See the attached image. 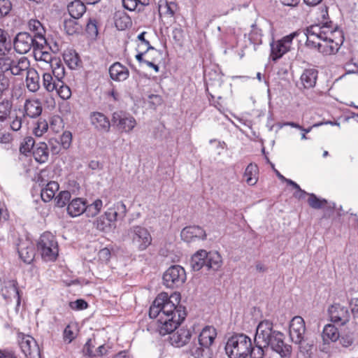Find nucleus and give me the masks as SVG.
I'll use <instances>...</instances> for the list:
<instances>
[{
    "mask_svg": "<svg viewBox=\"0 0 358 358\" xmlns=\"http://www.w3.org/2000/svg\"><path fill=\"white\" fill-rule=\"evenodd\" d=\"M173 299L178 303L180 294H174L171 296L164 292L158 294L150 308L149 316L156 320L154 322L159 334L165 336L171 334L170 336L171 345L180 348L189 342L191 332L189 329L184 328L174 331L185 320L186 313L185 308L177 306Z\"/></svg>",
    "mask_w": 358,
    "mask_h": 358,
    "instance_id": "nucleus-1",
    "label": "nucleus"
},
{
    "mask_svg": "<svg viewBox=\"0 0 358 358\" xmlns=\"http://www.w3.org/2000/svg\"><path fill=\"white\" fill-rule=\"evenodd\" d=\"M284 337L282 332L273 329V324L269 320L262 321L257 327L255 341L282 358L288 357L291 352V346L285 343Z\"/></svg>",
    "mask_w": 358,
    "mask_h": 358,
    "instance_id": "nucleus-2",
    "label": "nucleus"
},
{
    "mask_svg": "<svg viewBox=\"0 0 358 358\" xmlns=\"http://www.w3.org/2000/svg\"><path fill=\"white\" fill-rule=\"evenodd\" d=\"M306 37V44L308 47H316V39L324 40L332 38H343L342 31L337 27H333L332 22H326L322 26L315 24L301 31Z\"/></svg>",
    "mask_w": 358,
    "mask_h": 358,
    "instance_id": "nucleus-3",
    "label": "nucleus"
},
{
    "mask_svg": "<svg viewBox=\"0 0 358 358\" xmlns=\"http://www.w3.org/2000/svg\"><path fill=\"white\" fill-rule=\"evenodd\" d=\"M217 336L216 329L211 326L204 327L198 337V343H193L189 350L194 358H210V347Z\"/></svg>",
    "mask_w": 358,
    "mask_h": 358,
    "instance_id": "nucleus-4",
    "label": "nucleus"
},
{
    "mask_svg": "<svg viewBox=\"0 0 358 358\" xmlns=\"http://www.w3.org/2000/svg\"><path fill=\"white\" fill-rule=\"evenodd\" d=\"M251 338L244 334H236L229 337L225 345L229 358H247L251 350Z\"/></svg>",
    "mask_w": 358,
    "mask_h": 358,
    "instance_id": "nucleus-5",
    "label": "nucleus"
},
{
    "mask_svg": "<svg viewBox=\"0 0 358 358\" xmlns=\"http://www.w3.org/2000/svg\"><path fill=\"white\" fill-rule=\"evenodd\" d=\"M190 264L194 271H199L203 267L207 270L217 271L222 266V259L216 251L200 250L193 255Z\"/></svg>",
    "mask_w": 358,
    "mask_h": 358,
    "instance_id": "nucleus-6",
    "label": "nucleus"
},
{
    "mask_svg": "<svg viewBox=\"0 0 358 358\" xmlns=\"http://www.w3.org/2000/svg\"><path fill=\"white\" fill-rule=\"evenodd\" d=\"M37 249L44 261L53 262L58 256V243L50 232H44L40 236L37 242Z\"/></svg>",
    "mask_w": 358,
    "mask_h": 358,
    "instance_id": "nucleus-7",
    "label": "nucleus"
},
{
    "mask_svg": "<svg viewBox=\"0 0 358 358\" xmlns=\"http://www.w3.org/2000/svg\"><path fill=\"white\" fill-rule=\"evenodd\" d=\"M301 32L300 31H294L282 39L273 41L271 43V59L276 62L281 58L285 53L289 51L293 39L298 36Z\"/></svg>",
    "mask_w": 358,
    "mask_h": 358,
    "instance_id": "nucleus-8",
    "label": "nucleus"
},
{
    "mask_svg": "<svg viewBox=\"0 0 358 358\" xmlns=\"http://www.w3.org/2000/svg\"><path fill=\"white\" fill-rule=\"evenodd\" d=\"M164 284L169 288H176L183 285L186 280L185 269L179 265L169 267L163 275Z\"/></svg>",
    "mask_w": 358,
    "mask_h": 358,
    "instance_id": "nucleus-9",
    "label": "nucleus"
},
{
    "mask_svg": "<svg viewBox=\"0 0 358 358\" xmlns=\"http://www.w3.org/2000/svg\"><path fill=\"white\" fill-rule=\"evenodd\" d=\"M131 237L132 243L141 251L145 250L152 242V238L145 227L141 226H133L129 230Z\"/></svg>",
    "mask_w": 358,
    "mask_h": 358,
    "instance_id": "nucleus-10",
    "label": "nucleus"
},
{
    "mask_svg": "<svg viewBox=\"0 0 358 358\" xmlns=\"http://www.w3.org/2000/svg\"><path fill=\"white\" fill-rule=\"evenodd\" d=\"M111 121L113 127L122 133L131 132L136 125L135 118L122 111L114 112Z\"/></svg>",
    "mask_w": 358,
    "mask_h": 358,
    "instance_id": "nucleus-11",
    "label": "nucleus"
},
{
    "mask_svg": "<svg viewBox=\"0 0 358 358\" xmlns=\"http://www.w3.org/2000/svg\"><path fill=\"white\" fill-rule=\"evenodd\" d=\"M328 314L331 322L337 325H345L350 319L349 308L338 303H334L329 307Z\"/></svg>",
    "mask_w": 358,
    "mask_h": 358,
    "instance_id": "nucleus-12",
    "label": "nucleus"
},
{
    "mask_svg": "<svg viewBox=\"0 0 358 358\" xmlns=\"http://www.w3.org/2000/svg\"><path fill=\"white\" fill-rule=\"evenodd\" d=\"M17 340L22 352L26 357L41 358L39 348L33 337L23 333H19Z\"/></svg>",
    "mask_w": 358,
    "mask_h": 358,
    "instance_id": "nucleus-13",
    "label": "nucleus"
},
{
    "mask_svg": "<svg viewBox=\"0 0 358 358\" xmlns=\"http://www.w3.org/2000/svg\"><path fill=\"white\" fill-rule=\"evenodd\" d=\"M15 51L20 54H26L31 48L36 47V38L27 32H20L15 38L13 43Z\"/></svg>",
    "mask_w": 358,
    "mask_h": 358,
    "instance_id": "nucleus-14",
    "label": "nucleus"
},
{
    "mask_svg": "<svg viewBox=\"0 0 358 358\" xmlns=\"http://www.w3.org/2000/svg\"><path fill=\"white\" fill-rule=\"evenodd\" d=\"M306 331L305 322L300 316H295L289 324V337L292 342L299 344L303 339Z\"/></svg>",
    "mask_w": 358,
    "mask_h": 358,
    "instance_id": "nucleus-15",
    "label": "nucleus"
},
{
    "mask_svg": "<svg viewBox=\"0 0 358 358\" xmlns=\"http://www.w3.org/2000/svg\"><path fill=\"white\" fill-rule=\"evenodd\" d=\"M180 236L184 241L190 243L206 239V234L203 228L194 225L185 227L181 231Z\"/></svg>",
    "mask_w": 358,
    "mask_h": 358,
    "instance_id": "nucleus-16",
    "label": "nucleus"
},
{
    "mask_svg": "<svg viewBox=\"0 0 358 358\" xmlns=\"http://www.w3.org/2000/svg\"><path fill=\"white\" fill-rule=\"evenodd\" d=\"M336 38L321 40L322 43L316 41V48L324 55H330L335 54L339 49L340 44L343 43V38L336 41Z\"/></svg>",
    "mask_w": 358,
    "mask_h": 358,
    "instance_id": "nucleus-17",
    "label": "nucleus"
},
{
    "mask_svg": "<svg viewBox=\"0 0 358 358\" xmlns=\"http://www.w3.org/2000/svg\"><path fill=\"white\" fill-rule=\"evenodd\" d=\"M17 252L20 259L26 264H31L34 259L36 254L34 245L29 240L19 243Z\"/></svg>",
    "mask_w": 358,
    "mask_h": 358,
    "instance_id": "nucleus-18",
    "label": "nucleus"
},
{
    "mask_svg": "<svg viewBox=\"0 0 358 358\" xmlns=\"http://www.w3.org/2000/svg\"><path fill=\"white\" fill-rule=\"evenodd\" d=\"M1 292L2 296L7 302L11 301L12 298H15L17 299V306H20L21 300L16 281L9 280L6 282L4 287L1 289Z\"/></svg>",
    "mask_w": 358,
    "mask_h": 358,
    "instance_id": "nucleus-19",
    "label": "nucleus"
},
{
    "mask_svg": "<svg viewBox=\"0 0 358 358\" xmlns=\"http://www.w3.org/2000/svg\"><path fill=\"white\" fill-rule=\"evenodd\" d=\"M90 119L91 124L96 130L102 132L109 131L110 122L103 113L93 112L90 114Z\"/></svg>",
    "mask_w": 358,
    "mask_h": 358,
    "instance_id": "nucleus-20",
    "label": "nucleus"
},
{
    "mask_svg": "<svg viewBox=\"0 0 358 358\" xmlns=\"http://www.w3.org/2000/svg\"><path fill=\"white\" fill-rule=\"evenodd\" d=\"M24 117L36 118L41 115L43 107L39 99H27L24 104Z\"/></svg>",
    "mask_w": 358,
    "mask_h": 358,
    "instance_id": "nucleus-21",
    "label": "nucleus"
},
{
    "mask_svg": "<svg viewBox=\"0 0 358 358\" xmlns=\"http://www.w3.org/2000/svg\"><path fill=\"white\" fill-rule=\"evenodd\" d=\"M29 27L34 32L32 36L36 38V47L38 48H43V45L46 43V40L44 36L45 30L42 24L37 20H31L29 22Z\"/></svg>",
    "mask_w": 358,
    "mask_h": 358,
    "instance_id": "nucleus-22",
    "label": "nucleus"
},
{
    "mask_svg": "<svg viewBox=\"0 0 358 358\" xmlns=\"http://www.w3.org/2000/svg\"><path fill=\"white\" fill-rule=\"evenodd\" d=\"M109 74L112 80L122 82L129 76V71L120 62H115L109 68Z\"/></svg>",
    "mask_w": 358,
    "mask_h": 358,
    "instance_id": "nucleus-23",
    "label": "nucleus"
},
{
    "mask_svg": "<svg viewBox=\"0 0 358 358\" xmlns=\"http://www.w3.org/2000/svg\"><path fill=\"white\" fill-rule=\"evenodd\" d=\"M338 340L342 347L352 349L358 345V333L355 330H345L340 335Z\"/></svg>",
    "mask_w": 358,
    "mask_h": 358,
    "instance_id": "nucleus-24",
    "label": "nucleus"
},
{
    "mask_svg": "<svg viewBox=\"0 0 358 358\" xmlns=\"http://www.w3.org/2000/svg\"><path fill=\"white\" fill-rule=\"evenodd\" d=\"M29 66V60L27 57H22L17 59L13 56V64L10 73L13 76H21L23 74V73H27L28 70L31 69Z\"/></svg>",
    "mask_w": 358,
    "mask_h": 358,
    "instance_id": "nucleus-25",
    "label": "nucleus"
},
{
    "mask_svg": "<svg viewBox=\"0 0 358 358\" xmlns=\"http://www.w3.org/2000/svg\"><path fill=\"white\" fill-rule=\"evenodd\" d=\"M86 201L80 198L73 199L67 206V212L71 217H77L85 213Z\"/></svg>",
    "mask_w": 358,
    "mask_h": 358,
    "instance_id": "nucleus-26",
    "label": "nucleus"
},
{
    "mask_svg": "<svg viewBox=\"0 0 358 358\" xmlns=\"http://www.w3.org/2000/svg\"><path fill=\"white\" fill-rule=\"evenodd\" d=\"M317 74L318 71L315 69H306L303 71L300 79L304 88L310 89L315 87Z\"/></svg>",
    "mask_w": 358,
    "mask_h": 358,
    "instance_id": "nucleus-27",
    "label": "nucleus"
},
{
    "mask_svg": "<svg viewBox=\"0 0 358 358\" xmlns=\"http://www.w3.org/2000/svg\"><path fill=\"white\" fill-rule=\"evenodd\" d=\"M308 205L314 209H320L324 207L334 210L336 207V204L334 202H328L324 199L318 198L315 194H308Z\"/></svg>",
    "mask_w": 358,
    "mask_h": 358,
    "instance_id": "nucleus-28",
    "label": "nucleus"
},
{
    "mask_svg": "<svg viewBox=\"0 0 358 358\" xmlns=\"http://www.w3.org/2000/svg\"><path fill=\"white\" fill-rule=\"evenodd\" d=\"M40 77L38 72L33 68L27 72L26 85L27 89L32 92H36L40 87Z\"/></svg>",
    "mask_w": 358,
    "mask_h": 358,
    "instance_id": "nucleus-29",
    "label": "nucleus"
},
{
    "mask_svg": "<svg viewBox=\"0 0 358 358\" xmlns=\"http://www.w3.org/2000/svg\"><path fill=\"white\" fill-rule=\"evenodd\" d=\"M33 155L35 160L40 164L46 162L49 157L48 145L44 142L37 143L33 150Z\"/></svg>",
    "mask_w": 358,
    "mask_h": 358,
    "instance_id": "nucleus-30",
    "label": "nucleus"
},
{
    "mask_svg": "<svg viewBox=\"0 0 358 358\" xmlns=\"http://www.w3.org/2000/svg\"><path fill=\"white\" fill-rule=\"evenodd\" d=\"M59 189V184L55 181L48 182L44 187L41 189V196L44 202L50 201L55 195V192Z\"/></svg>",
    "mask_w": 358,
    "mask_h": 358,
    "instance_id": "nucleus-31",
    "label": "nucleus"
},
{
    "mask_svg": "<svg viewBox=\"0 0 358 358\" xmlns=\"http://www.w3.org/2000/svg\"><path fill=\"white\" fill-rule=\"evenodd\" d=\"M69 15L73 18L79 19L86 12V6L80 0H75L67 6Z\"/></svg>",
    "mask_w": 358,
    "mask_h": 358,
    "instance_id": "nucleus-32",
    "label": "nucleus"
},
{
    "mask_svg": "<svg viewBox=\"0 0 358 358\" xmlns=\"http://www.w3.org/2000/svg\"><path fill=\"white\" fill-rule=\"evenodd\" d=\"M322 336L324 343L335 342L338 340L340 334L334 324H328L324 326Z\"/></svg>",
    "mask_w": 358,
    "mask_h": 358,
    "instance_id": "nucleus-33",
    "label": "nucleus"
},
{
    "mask_svg": "<svg viewBox=\"0 0 358 358\" xmlns=\"http://www.w3.org/2000/svg\"><path fill=\"white\" fill-rule=\"evenodd\" d=\"M122 1L123 7L129 11L136 10L141 11L150 3V0H122Z\"/></svg>",
    "mask_w": 358,
    "mask_h": 358,
    "instance_id": "nucleus-34",
    "label": "nucleus"
},
{
    "mask_svg": "<svg viewBox=\"0 0 358 358\" xmlns=\"http://www.w3.org/2000/svg\"><path fill=\"white\" fill-rule=\"evenodd\" d=\"M63 57L66 64L70 69H75L79 66L80 59L75 50H70L65 52Z\"/></svg>",
    "mask_w": 358,
    "mask_h": 358,
    "instance_id": "nucleus-35",
    "label": "nucleus"
},
{
    "mask_svg": "<svg viewBox=\"0 0 358 358\" xmlns=\"http://www.w3.org/2000/svg\"><path fill=\"white\" fill-rule=\"evenodd\" d=\"M50 67L52 68L51 74L56 78V80H58L59 82H63L65 71L64 67L61 62L57 59H55L52 62Z\"/></svg>",
    "mask_w": 358,
    "mask_h": 358,
    "instance_id": "nucleus-36",
    "label": "nucleus"
},
{
    "mask_svg": "<svg viewBox=\"0 0 358 358\" xmlns=\"http://www.w3.org/2000/svg\"><path fill=\"white\" fill-rule=\"evenodd\" d=\"M258 171V168L257 165L250 164L245 169L244 173V177L245 178V181L249 185H254L257 182V173Z\"/></svg>",
    "mask_w": 358,
    "mask_h": 358,
    "instance_id": "nucleus-37",
    "label": "nucleus"
},
{
    "mask_svg": "<svg viewBox=\"0 0 358 358\" xmlns=\"http://www.w3.org/2000/svg\"><path fill=\"white\" fill-rule=\"evenodd\" d=\"M76 18L71 17L64 21V29L67 34L73 35L81 30V26L77 22Z\"/></svg>",
    "mask_w": 358,
    "mask_h": 358,
    "instance_id": "nucleus-38",
    "label": "nucleus"
},
{
    "mask_svg": "<svg viewBox=\"0 0 358 358\" xmlns=\"http://www.w3.org/2000/svg\"><path fill=\"white\" fill-rule=\"evenodd\" d=\"M59 83L56 80V78L52 76L51 73H44L43 75V85L44 88L49 92H54L57 87V83Z\"/></svg>",
    "mask_w": 358,
    "mask_h": 358,
    "instance_id": "nucleus-39",
    "label": "nucleus"
},
{
    "mask_svg": "<svg viewBox=\"0 0 358 358\" xmlns=\"http://www.w3.org/2000/svg\"><path fill=\"white\" fill-rule=\"evenodd\" d=\"M103 207V202L97 199L91 204H86L85 215L88 217H94L97 215Z\"/></svg>",
    "mask_w": 358,
    "mask_h": 358,
    "instance_id": "nucleus-40",
    "label": "nucleus"
},
{
    "mask_svg": "<svg viewBox=\"0 0 358 358\" xmlns=\"http://www.w3.org/2000/svg\"><path fill=\"white\" fill-rule=\"evenodd\" d=\"M13 103L8 99H3L0 101V122H3L7 120L11 113Z\"/></svg>",
    "mask_w": 358,
    "mask_h": 358,
    "instance_id": "nucleus-41",
    "label": "nucleus"
},
{
    "mask_svg": "<svg viewBox=\"0 0 358 358\" xmlns=\"http://www.w3.org/2000/svg\"><path fill=\"white\" fill-rule=\"evenodd\" d=\"M94 225L98 230L103 232H108L111 230L113 224L103 215H100L96 220Z\"/></svg>",
    "mask_w": 358,
    "mask_h": 358,
    "instance_id": "nucleus-42",
    "label": "nucleus"
},
{
    "mask_svg": "<svg viewBox=\"0 0 358 358\" xmlns=\"http://www.w3.org/2000/svg\"><path fill=\"white\" fill-rule=\"evenodd\" d=\"M34 145L35 141L34 138L31 136H27L24 138L20 147V153L27 155L28 153L31 152V150L34 148Z\"/></svg>",
    "mask_w": 358,
    "mask_h": 358,
    "instance_id": "nucleus-43",
    "label": "nucleus"
},
{
    "mask_svg": "<svg viewBox=\"0 0 358 358\" xmlns=\"http://www.w3.org/2000/svg\"><path fill=\"white\" fill-rule=\"evenodd\" d=\"M3 55V57H0V73L5 74L10 71L13 56Z\"/></svg>",
    "mask_w": 358,
    "mask_h": 358,
    "instance_id": "nucleus-44",
    "label": "nucleus"
},
{
    "mask_svg": "<svg viewBox=\"0 0 358 358\" xmlns=\"http://www.w3.org/2000/svg\"><path fill=\"white\" fill-rule=\"evenodd\" d=\"M55 91L64 100L69 99L71 96L70 88L64 84V81L57 83V87Z\"/></svg>",
    "mask_w": 358,
    "mask_h": 358,
    "instance_id": "nucleus-45",
    "label": "nucleus"
},
{
    "mask_svg": "<svg viewBox=\"0 0 358 358\" xmlns=\"http://www.w3.org/2000/svg\"><path fill=\"white\" fill-rule=\"evenodd\" d=\"M262 30L255 26H252V29L250 34V41L254 44L255 50H256V45L262 44Z\"/></svg>",
    "mask_w": 358,
    "mask_h": 358,
    "instance_id": "nucleus-46",
    "label": "nucleus"
},
{
    "mask_svg": "<svg viewBox=\"0 0 358 358\" xmlns=\"http://www.w3.org/2000/svg\"><path fill=\"white\" fill-rule=\"evenodd\" d=\"M13 136L9 132H3L0 134V145L6 150L12 148Z\"/></svg>",
    "mask_w": 358,
    "mask_h": 358,
    "instance_id": "nucleus-47",
    "label": "nucleus"
},
{
    "mask_svg": "<svg viewBox=\"0 0 358 358\" xmlns=\"http://www.w3.org/2000/svg\"><path fill=\"white\" fill-rule=\"evenodd\" d=\"M7 34L0 29V55H5L11 48L10 41L7 40Z\"/></svg>",
    "mask_w": 358,
    "mask_h": 358,
    "instance_id": "nucleus-48",
    "label": "nucleus"
},
{
    "mask_svg": "<svg viewBox=\"0 0 358 358\" xmlns=\"http://www.w3.org/2000/svg\"><path fill=\"white\" fill-rule=\"evenodd\" d=\"M97 20L95 18H89L86 24V31L92 38L98 35Z\"/></svg>",
    "mask_w": 358,
    "mask_h": 358,
    "instance_id": "nucleus-49",
    "label": "nucleus"
},
{
    "mask_svg": "<svg viewBox=\"0 0 358 358\" xmlns=\"http://www.w3.org/2000/svg\"><path fill=\"white\" fill-rule=\"evenodd\" d=\"M255 347H252V344L251 345V350L250 349L249 355L251 358H263L264 352L266 350V348L263 345H259L255 341Z\"/></svg>",
    "mask_w": 358,
    "mask_h": 358,
    "instance_id": "nucleus-50",
    "label": "nucleus"
},
{
    "mask_svg": "<svg viewBox=\"0 0 358 358\" xmlns=\"http://www.w3.org/2000/svg\"><path fill=\"white\" fill-rule=\"evenodd\" d=\"M176 5L174 2L166 1L164 4L159 5V13L169 16H173L175 13Z\"/></svg>",
    "mask_w": 358,
    "mask_h": 358,
    "instance_id": "nucleus-51",
    "label": "nucleus"
},
{
    "mask_svg": "<svg viewBox=\"0 0 358 358\" xmlns=\"http://www.w3.org/2000/svg\"><path fill=\"white\" fill-rule=\"evenodd\" d=\"M48 129V124L46 120H39L37 122L36 127L33 129V133L36 136L40 137L47 131Z\"/></svg>",
    "mask_w": 358,
    "mask_h": 358,
    "instance_id": "nucleus-52",
    "label": "nucleus"
},
{
    "mask_svg": "<svg viewBox=\"0 0 358 358\" xmlns=\"http://www.w3.org/2000/svg\"><path fill=\"white\" fill-rule=\"evenodd\" d=\"M115 26L120 30H124L128 28L131 22L129 16L122 15L115 19Z\"/></svg>",
    "mask_w": 358,
    "mask_h": 358,
    "instance_id": "nucleus-53",
    "label": "nucleus"
},
{
    "mask_svg": "<svg viewBox=\"0 0 358 358\" xmlns=\"http://www.w3.org/2000/svg\"><path fill=\"white\" fill-rule=\"evenodd\" d=\"M70 199L71 193L69 191H62L55 197L56 204L58 207H64Z\"/></svg>",
    "mask_w": 358,
    "mask_h": 358,
    "instance_id": "nucleus-54",
    "label": "nucleus"
},
{
    "mask_svg": "<svg viewBox=\"0 0 358 358\" xmlns=\"http://www.w3.org/2000/svg\"><path fill=\"white\" fill-rule=\"evenodd\" d=\"M62 147L66 150L68 149L72 141V134L70 131H64L62 135L60 136V140L59 141Z\"/></svg>",
    "mask_w": 358,
    "mask_h": 358,
    "instance_id": "nucleus-55",
    "label": "nucleus"
},
{
    "mask_svg": "<svg viewBox=\"0 0 358 358\" xmlns=\"http://www.w3.org/2000/svg\"><path fill=\"white\" fill-rule=\"evenodd\" d=\"M113 208L117 213L118 218H123L127 214V206L123 201H118L113 204Z\"/></svg>",
    "mask_w": 358,
    "mask_h": 358,
    "instance_id": "nucleus-56",
    "label": "nucleus"
},
{
    "mask_svg": "<svg viewBox=\"0 0 358 358\" xmlns=\"http://www.w3.org/2000/svg\"><path fill=\"white\" fill-rule=\"evenodd\" d=\"M10 86V80L6 74L0 73V97L8 91Z\"/></svg>",
    "mask_w": 358,
    "mask_h": 358,
    "instance_id": "nucleus-57",
    "label": "nucleus"
},
{
    "mask_svg": "<svg viewBox=\"0 0 358 358\" xmlns=\"http://www.w3.org/2000/svg\"><path fill=\"white\" fill-rule=\"evenodd\" d=\"M11 8L12 4L9 0H0V17L7 15Z\"/></svg>",
    "mask_w": 358,
    "mask_h": 358,
    "instance_id": "nucleus-58",
    "label": "nucleus"
},
{
    "mask_svg": "<svg viewBox=\"0 0 358 358\" xmlns=\"http://www.w3.org/2000/svg\"><path fill=\"white\" fill-rule=\"evenodd\" d=\"M145 32L143 31L138 36V39L141 43L138 45V48L145 49V52L149 50H154V48L150 44V42L145 38Z\"/></svg>",
    "mask_w": 358,
    "mask_h": 358,
    "instance_id": "nucleus-59",
    "label": "nucleus"
},
{
    "mask_svg": "<svg viewBox=\"0 0 358 358\" xmlns=\"http://www.w3.org/2000/svg\"><path fill=\"white\" fill-rule=\"evenodd\" d=\"M106 219H107L110 223L113 224L118 219L117 215V213L115 211L114 208L112 207L108 208V210L102 215Z\"/></svg>",
    "mask_w": 358,
    "mask_h": 358,
    "instance_id": "nucleus-60",
    "label": "nucleus"
},
{
    "mask_svg": "<svg viewBox=\"0 0 358 358\" xmlns=\"http://www.w3.org/2000/svg\"><path fill=\"white\" fill-rule=\"evenodd\" d=\"M48 143L52 155H58L61 152L62 148H63L59 141L57 139L52 138Z\"/></svg>",
    "mask_w": 358,
    "mask_h": 358,
    "instance_id": "nucleus-61",
    "label": "nucleus"
},
{
    "mask_svg": "<svg viewBox=\"0 0 358 358\" xmlns=\"http://www.w3.org/2000/svg\"><path fill=\"white\" fill-rule=\"evenodd\" d=\"M69 306L73 310H84L87 308V303L83 299H77L75 301H71Z\"/></svg>",
    "mask_w": 358,
    "mask_h": 358,
    "instance_id": "nucleus-62",
    "label": "nucleus"
},
{
    "mask_svg": "<svg viewBox=\"0 0 358 358\" xmlns=\"http://www.w3.org/2000/svg\"><path fill=\"white\" fill-rule=\"evenodd\" d=\"M64 340L68 343H71L76 337L70 325H67L63 333Z\"/></svg>",
    "mask_w": 358,
    "mask_h": 358,
    "instance_id": "nucleus-63",
    "label": "nucleus"
},
{
    "mask_svg": "<svg viewBox=\"0 0 358 358\" xmlns=\"http://www.w3.org/2000/svg\"><path fill=\"white\" fill-rule=\"evenodd\" d=\"M111 257L110 250L108 248L100 250L98 252V257L102 262H107Z\"/></svg>",
    "mask_w": 358,
    "mask_h": 358,
    "instance_id": "nucleus-64",
    "label": "nucleus"
}]
</instances>
